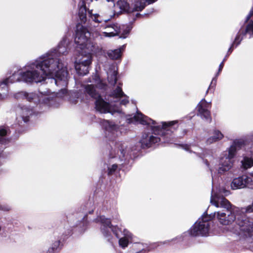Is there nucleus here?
<instances>
[{
	"instance_id": "obj_4",
	"label": "nucleus",
	"mask_w": 253,
	"mask_h": 253,
	"mask_svg": "<svg viewBox=\"0 0 253 253\" xmlns=\"http://www.w3.org/2000/svg\"><path fill=\"white\" fill-rule=\"evenodd\" d=\"M126 121L129 124L139 123L150 126L155 134L161 135L162 136L169 135V132L172 131L171 126L177 123V121H171L168 123L163 122L162 125H157L155 121L138 112L133 116L131 115H127Z\"/></svg>"
},
{
	"instance_id": "obj_3",
	"label": "nucleus",
	"mask_w": 253,
	"mask_h": 253,
	"mask_svg": "<svg viewBox=\"0 0 253 253\" xmlns=\"http://www.w3.org/2000/svg\"><path fill=\"white\" fill-rule=\"evenodd\" d=\"M89 36L90 33L86 28L81 26L77 29L75 42L77 45V48L82 51L75 60V67L77 73L81 76L85 75L88 73L92 61L91 52L93 51L94 44L87 39Z\"/></svg>"
},
{
	"instance_id": "obj_13",
	"label": "nucleus",
	"mask_w": 253,
	"mask_h": 253,
	"mask_svg": "<svg viewBox=\"0 0 253 253\" xmlns=\"http://www.w3.org/2000/svg\"><path fill=\"white\" fill-rule=\"evenodd\" d=\"M126 146L121 142H116L113 146H112L110 151V155L112 158H116L120 161L125 160V157L127 154Z\"/></svg>"
},
{
	"instance_id": "obj_33",
	"label": "nucleus",
	"mask_w": 253,
	"mask_h": 253,
	"mask_svg": "<svg viewBox=\"0 0 253 253\" xmlns=\"http://www.w3.org/2000/svg\"><path fill=\"white\" fill-rule=\"evenodd\" d=\"M8 132V129L4 126H0V136H5Z\"/></svg>"
},
{
	"instance_id": "obj_29",
	"label": "nucleus",
	"mask_w": 253,
	"mask_h": 253,
	"mask_svg": "<svg viewBox=\"0 0 253 253\" xmlns=\"http://www.w3.org/2000/svg\"><path fill=\"white\" fill-rule=\"evenodd\" d=\"M241 210V214L245 216L243 213L244 212L251 213L253 212V203L252 205L248 206L246 208H243L240 209Z\"/></svg>"
},
{
	"instance_id": "obj_28",
	"label": "nucleus",
	"mask_w": 253,
	"mask_h": 253,
	"mask_svg": "<svg viewBox=\"0 0 253 253\" xmlns=\"http://www.w3.org/2000/svg\"><path fill=\"white\" fill-rule=\"evenodd\" d=\"M130 239L125 238H121L119 240V245L120 246L123 248H125L126 247L128 244V242Z\"/></svg>"
},
{
	"instance_id": "obj_36",
	"label": "nucleus",
	"mask_w": 253,
	"mask_h": 253,
	"mask_svg": "<svg viewBox=\"0 0 253 253\" xmlns=\"http://www.w3.org/2000/svg\"><path fill=\"white\" fill-rule=\"evenodd\" d=\"M223 65H224V63H223V62H222L219 65V69H218V73L216 74V76H217L218 75V74H219V73L221 71L223 67Z\"/></svg>"
},
{
	"instance_id": "obj_35",
	"label": "nucleus",
	"mask_w": 253,
	"mask_h": 253,
	"mask_svg": "<svg viewBox=\"0 0 253 253\" xmlns=\"http://www.w3.org/2000/svg\"><path fill=\"white\" fill-rule=\"evenodd\" d=\"M10 207L8 205L0 204V211H10Z\"/></svg>"
},
{
	"instance_id": "obj_9",
	"label": "nucleus",
	"mask_w": 253,
	"mask_h": 253,
	"mask_svg": "<svg viewBox=\"0 0 253 253\" xmlns=\"http://www.w3.org/2000/svg\"><path fill=\"white\" fill-rule=\"evenodd\" d=\"M157 0H132L131 5L126 1L120 0L116 4L113 3L115 6V11L116 13L126 12L131 13L134 11H141L146 6L147 2L148 3L154 2Z\"/></svg>"
},
{
	"instance_id": "obj_39",
	"label": "nucleus",
	"mask_w": 253,
	"mask_h": 253,
	"mask_svg": "<svg viewBox=\"0 0 253 253\" xmlns=\"http://www.w3.org/2000/svg\"><path fill=\"white\" fill-rule=\"evenodd\" d=\"M52 251H53V249H49V250H48V252H47V253H52Z\"/></svg>"
},
{
	"instance_id": "obj_40",
	"label": "nucleus",
	"mask_w": 253,
	"mask_h": 253,
	"mask_svg": "<svg viewBox=\"0 0 253 253\" xmlns=\"http://www.w3.org/2000/svg\"><path fill=\"white\" fill-rule=\"evenodd\" d=\"M205 162L206 164L207 165V166L209 167L210 164H209L208 160H205Z\"/></svg>"
},
{
	"instance_id": "obj_30",
	"label": "nucleus",
	"mask_w": 253,
	"mask_h": 253,
	"mask_svg": "<svg viewBox=\"0 0 253 253\" xmlns=\"http://www.w3.org/2000/svg\"><path fill=\"white\" fill-rule=\"evenodd\" d=\"M233 146H235V148H237V150L239 148H241L244 145V140L239 139L236 140L234 141Z\"/></svg>"
},
{
	"instance_id": "obj_38",
	"label": "nucleus",
	"mask_w": 253,
	"mask_h": 253,
	"mask_svg": "<svg viewBox=\"0 0 253 253\" xmlns=\"http://www.w3.org/2000/svg\"><path fill=\"white\" fill-rule=\"evenodd\" d=\"M251 156L253 157V146L251 148V150L250 151Z\"/></svg>"
},
{
	"instance_id": "obj_42",
	"label": "nucleus",
	"mask_w": 253,
	"mask_h": 253,
	"mask_svg": "<svg viewBox=\"0 0 253 253\" xmlns=\"http://www.w3.org/2000/svg\"><path fill=\"white\" fill-rule=\"evenodd\" d=\"M214 81L216 82V80L214 78H213L212 79V80L211 81V84H212Z\"/></svg>"
},
{
	"instance_id": "obj_12",
	"label": "nucleus",
	"mask_w": 253,
	"mask_h": 253,
	"mask_svg": "<svg viewBox=\"0 0 253 253\" xmlns=\"http://www.w3.org/2000/svg\"><path fill=\"white\" fill-rule=\"evenodd\" d=\"M97 221L101 224L100 229L104 236L108 238L111 235V232H113L119 237L118 233L116 230V227H113L109 219L105 218L104 216H101L97 218Z\"/></svg>"
},
{
	"instance_id": "obj_31",
	"label": "nucleus",
	"mask_w": 253,
	"mask_h": 253,
	"mask_svg": "<svg viewBox=\"0 0 253 253\" xmlns=\"http://www.w3.org/2000/svg\"><path fill=\"white\" fill-rule=\"evenodd\" d=\"M94 81L93 82L94 83L96 86H97L99 87H102L103 86V84L102 83V81L100 79L99 77L97 75H95L94 78Z\"/></svg>"
},
{
	"instance_id": "obj_21",
	"label": "nucleus",
	"mask_w": 253,
	"mask_h": 253,
	"mask_svg": "<svg viewBox=\"0 0 253 253\" xmlns=\"http://www.w3.org/2000/svg\"><path fill=\"white\" fill-rule=\"evenodd\" d=\"M125 45L114 50H110L107 52L108 57L112 60H117L121 58Z\"/></svg>"
},
{
	"instance_id": "obj_6",
	"label": "nucleus",
	"mask_w": 253,
	"mask_h": 253,
	"mask_svg": "<svg viewBox=\"0 0 253 253\" xmlns=\"http://www.w3.org/2000/svg\"><path fill=\"white\" fill-rule=\"evenodd\" d=\"M68 95V92L67 89L62 88L56 93L51 92L49 90L31 93L22 91L17 93L15 97L17 98H25L29 102H33L35 104H37L42 101L46 103V100L49 101L54 96L58 98H64Z\"/></svg>"
},
{
	"instance_id": "obj_41",
	"label": "nucleus",
	"mask_w": 253,
	"mask_h": 253,
	"mask_svg": "<svg viewBox=\"0 0 253 253\" xmlns=\"http://www.w3.org/2000/svg\"><path fill=\"white\" fill-rule=\"evenodd\" d=\"M166 142L168 143H172V142H171L170 140H166Z\"/></svg>"
},
{
	"instance_id": "obj_37",
	"label": "nucleus",
	"mask_w": 253,
	"mask_h": 253,
	"mask_svg": "<svg viewBox=\"0 0 253 253\" xmlns=\"http://www.w3.org/2000/svg\"><path fill=\"white\" fill-rule=\"evenodd\" d=\"M181 146L185 150L188 151L189 150V146L185 144V145H182Z\"/></svg>"
},
{
	"instance_id": "obj_23",
	"label": "nucleus",
	"mask_w": 253,
	"mask_h": 253,
	"mask_svg": "<svg viewBox=\"0 0 253 253\" xmlns=\"http://www.w3.org/2000/svg\"><path fill=\"white\" fill-rule=\"evenodd\" d=\"M223 137V135L220 131L214 130L213 132L212 136L207 139V142L208 144H211L222 139Z\"/></svg>"
},
{
	"instance_id": "obj_24",
	"label": "nucleus",
	"mask_w": 253,
	"mask_h": 253,
	"mask_svg": "<svg viewBox=\"0 0 253 253\" xmlns=\"http://www.w3.org/2000/svg\"><path fill=\"white\" fill-rule=\"evenodd\" d=\"M79 16L82 22H85L86 20V8L85 3L82 1L79 4Z\"/></svg>"
},
{
	"instance_id": "obj_27",
	"label": "nucleus",
	"mask_w": 253,
	"mask_h": 253,
	"mask_svg": "<svg viewBox=\"0 0 253 253\" xmlns=\"http://www.w3.org/2000/svg\"><path fill=\"white\" fill-rule=\"evenodd\" d=\"M237 151V148H235V146H233L232 145L229 148L228 155L225 154V157L229 158L231 160H233V158L235 156L236 153Z\"/></svg>"
},
{
	"instance_id": "obj_32",
	"label": "nucleus",
	"mask_w": 253,
	"mask_h": 253,
	"mask_svg": "<svg viewBox=\"0 0 253 253\" xmlns=\"http://www.w3.org/2000/svg\"><path fill=\"white\" fill-rule=\"evenodd\" d=\"M118 165L117 164H113L111 167H108V174H112L117 170Z\"/></svg>"
},
{
	"instance_id": "obj_14",
	"label": "nucleus",
	"mask_w": 253,
	"mask_h": 253,
	"mask_svg": "<svg viewBox=\"0 0 253 253\" xmlns=\"http://www.w3.org/2000/svg\"><path fill=\"white\" fill-rule=\"evenodd\" d=\"M210 107V104L207 102L205 99H202L197 105L198 115L204 119L208 122L211 121L210 112L208 109Z\"/></svg>"
},
{
	"instance_id": "obj_5",
	"label": "nucleus",
	"mask_w": 253,
	"mask_h": 253,
	"mask_svg": "<svg viewBox=\"0 0 253 253\" xmlns=\"http://www.w3.org/2000/svg\"><path fill=\"white\" fill-rule=\"evenodd\" d=\"M87 31L90 33V36L87 39L91 41L90 38L91 35L93 39L99 40L105 37H112L116 36H119L120 38L124 39L127 37L130 29L125 26H120L117 23L110 25L105 23L93 30L91 33L87 30Z\"/></svg>"
},
{
	"instance_id": "obj_45",
	"label": "nucleus",
	"mask_w": 253,
	"mask_h": 253,
	"mask_svg": "<svg viewBox=\"0 0 253 253\" xmlns=\"http://www.w3.org/2000/svg\"><path fill=\"white\" fill-rule=\"evenodd\" d=\"M56 244L57 245H58L59 244V242H57L56 243Z\"/></svg>"
},
{
	"instance_id": "obj_25",
	"label": "nucleus",
	"mask_w": 253,
	"mask_h": 253,
	"mask_svg": "<svg viewBox=\"0 0 253 253\" xmlns=\"http://www.w3.org/2000/svg\"><path fill=\"white\" fill-rule=\"evenodd\" d=\"M241 163L244 169H248L253 166V159L248 156H244Z\"/></svg>"
},
{
	"instance_id": "obj_1",
	"label": "nucleus",
	"mask_w": 253,
	"mask_h": 253,
	"mask_svg": "<svg viewBox=\"0 0 253 253\" xmlns=\"http://www.w3.org/2000/svg\"><path fill=\"white\" fill-rule=\"evenodd\" d=\"M68 43L67 39L64 38L57 49L28 63L22 70L15 72L10 76L11 81L38 83L48 78L53 79L57 86H66L68 73L66 67L57 56L66 54Z\"/></svg>"
},
{
	"instance_id": "obj_34",
	"label": "nucleus",
	"mask_w": 253,
	"mask_h": 253,
	"mask_svg": "<svg viewBox=\"0 0 253 253\" xmlns=\"http://www.w3.org/2000/svg\"><path fill=\"white\" fill-rule=\"evenodd\" d=\"M123 234L124 235L123 238L131 239L132 235L128 230L124 229L123 231Z\"/></svg>"
},
{
	"instance_id": "obj_11",
	"label": "nucleus",
	"mask_w": 253,
	"mask_h": 253,
	"mask_svg": "<svg viewBox=\"0 0 253 253\" xmlns=\"http://www.w3.org/2000/svg\"><path fill=\"white\" fill-rule=\"evenodd\" d=\"M230 186L233 190L242 189L246 186L252 188L253 186V175H242L235 178L232 181Z\"/></svg>"
},
{
	"instance_id": "obj_18",
	"label": "nucleus",
	"mask_w": 253,
	"mask_h": 253,
	"mask_svg": "<svg viewBox=\"0 0 253 253\" xmlns=\"http://www.w3.org/2000/svg\"><path fill=\"white\" fill-rule=\"evenodd\" d=\"M112 96L119 99L121 105H126L128 103V97L123 92L120 86H118L113 91Z\"/></svg>"
},
{
	"instance_id": "obj_8",
	"label": "nucleus",
	"mask_w": 253,
	"mask_h": 253,
	"mask_svg": "<svg viewBox=\"0 0 253 253\" xmlns=\"http://www.w3.org/2000/svg\"><path fill=\"white\" fill-rule=\"evenodd\" d=\"M215 216L204 213L201 218L195 223L189 230L190 234L193 236L209 235L212 223L211 220Z\"/></svg>"
},
{
	"instance_id": "obj_19",
	"label": "nucleus",
	"mask_w": 253,
	"mask_h": 253,
	"mask_svg": "<svg viewBox=\"0 0 253 253\" xmlns=\"http://www.w3.org/2000/svg\"><path fill=\"white\" fill-rule=\"evenodd\" d=\"M11 82L10 77L3 80L0 83V100H1L7 96V86L9 84L15 83Z\"/></svg>"
},
{
	"instance_id": "obj_10",
	"label": "nucleus",
	"mask_w": 253,
	"mask_h": 253,
	"mask_svg": "<svg viewBox=\"0 0 253 253\" xmlns=\"http://www.w3.org/2000/svg\"><path fill=\"white\" fill-rule=\"evenodd\" d=\"M247 22H248L245 29L241 28L237 35L236 36L231 47L229 48L228 52L231 53L232 48L236 47L243 40V36L246 34H249L251 36H253V8L251 10L249 14L247 17Z\"/></svg>"
},
{
	"instance_id": "obj_26",
	"label": "nucleus",
	"mask_w": 253,
	"mask_h": 253,
	"mask_svg": "<svg viewBox=\"0 0 253 253\" xmlns=\"http://www.w3.org/2000/svg\"><path fill=\"white\" fill-rule=\"evenodd\" d=\"M107 74L109 82L112 84H115L117 82V72L115 70V67H114L113 70L108 72Z\"/></svg>"
},
{
	"instance_id": "obj_17",
	"label": "nucleus",
	"mask_w": 253,
	"mask_h": 253,
	"mask_svg": "<svg viewBox=\"0 0 253 253\" xmlns=\"http://www.w3.org/2000/svg\"><path fill=\"white\" fill-rule=\"evenodd\" d=\"M88 14L91 19L95 22L98 23H101L103 22L106 23L115 15V13L113 12L105 14H102V15H100L98 14H92L91 11H89Z\"/></svg>"
},
{
	"instance_id": "obj_22",
	"label": "nucleus",
	"mask_w": 253,
	"mask_h": 253,
	"mask_svg": "<svg viewBox=\"0 0 253 253\" xmlns=\"http://www.w3.org/2000/svg\"><path fill=\"white\" fill-rule=\"evenodd\" d=\"M101 123L102 126L106 131H108V133H111L113 134L115 133V132L116 131L117 126L114 124V123L109 122L107 120H104Z\"/></svg>"
},
{
	"instance_id": "obj_44",
	"label": "nucleus",
	"mask_w": 253,
	"mask_h": 253,
	"mask_svg": "<svg viewBox=\"0 0 253 253\" xmlns=\"http://www.w3.org/2000/svg\"><path fill=\"white\" fill-rule=\"evenodd\" d=\"M225 60H226V58H225L223 59V61H222V62H224L225 61Z\"/></svg>"
},
{
	"instance_id": "obj_15",
	"label": "nucleus",
	"mask_w": 253,
	"mask_h": 253,
	"mask_svg": "<svg viewBox=\"0 0 253 253\" xmlns=\"http://www.w3.org/2000/svg\"><path fill=\"white\" fill-rule=\"evenodd\" d=\"M234 161L226 157L221 158L219 162V166L218 169V172L223 174L229 171L233 167Z\"/></svg>"
},
{
	"instance_id": "obj_16",
	"label": "nucleus",
	"mask_w": 253,
	"mask_h": 253,
	"mask_svg": "<svg viewBox=\"0 0 253 253\" xmlns=\"http://www.w3.org/2000/svg\"><path fill=\"white\" fill-rule=\"evenodd\" d=\"M160 138L150 135V134H144L140 141L143 148L149 147L152 144L158 143L160 141Z\"/></svg>"
},
{
	"instance_id": "obj_20",
	"label": "nucleus",
	"mask_w": 253,
	"mask_h": 253,
	"mask_svg": "<svg viewBox=\"0 0 253 253\" xmlns=\"http://www.w3.org/2000/svg\"><path fill=\"white\" fill-rule=\"evenodd\" d=\"M20 114L24 122H27L29 121V117L33 114V110L26 106L19 107L17 110Z\"/></svg>"
},
{
	"instance_id": "obj_2",
	"label": "nucleus",
	"mask_w": 253,
	"mask_h": 253,
	"mask_svg": "<svg viewBox=\"0 0 253 253\" xmlns=\"http://www.w3.org/2000/svg\"><path fill=\"white\" fill-rule=\"evenodd\" d=\"M229 194V191L225 188L215 190L212 188L211 197V203L217 208L222 209L211 214H215L213 218H216L218 222L224 225L231 224L235 221L238 226L235 232L240 233L238 230L245 233L246 236L253 235V221L246 216L241 214L239 208L232 206L230 203L223 196Z\"/></svg>"
},
{
	"instance_id": "obj_7",
	"label": "nucleus",
	"mask_w": 253,
	"mask_h": 253,
	"mask_svg": "<svg viewBox=\"0 0 253 253\" xmlns=\"http://www.w3.org/2000/svg\"><path fill=\"white\" fill-rule=\"evenodd\" d=\"M85 90L92 98L95 99V106L97 111L101 113H110L114 114L115 113H121L122 110L119 107L110 105L104 101L101 96L96 91L93 84L85 86Z\"/></svg>"
},
{
	"instance_id": "obj_43",
	"label": "nucleus",
	"mask_w": 253,
	"mask_h": 253,
	"mask_svg": "<svg viewBox=\"0 0 253 253\" xmlns=\"http://www.w3.org/2000/svg\"><path fill=\"white\" fill-rule=\"evenodd\" d=\"M1 229H2L1 226L0 225V232L1 231Z\"/></svg>"
}]
</instances>
